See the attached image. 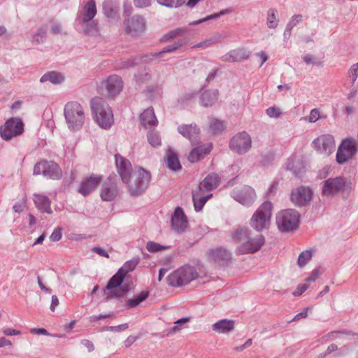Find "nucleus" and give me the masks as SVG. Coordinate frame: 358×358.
I'll list each match as a JSON object with an SVG mask.
<instances>
[{"mask_svg": "<svg viewBox=\"0 0 358 358\" xmlns=\"http://www.w3.org/2000/svg\"><path fill=\"white\" fill-rule=\"evenodd\" d=\"M117 171L123 182L128 184V189L132 196L142 194L148 188L151 176L149 172L140 168L137 172L131 175L130 162L119 154L115 155Z\"/></svg>", "mask_w": 358, "mask_h": 358, "instance_id": "f257e3e1", "label": "nucleus"}, {"mask_svg": "<svg viewBox=\"0 0 358 358\" xmlns=\"http://www.w3.org/2000/svg\"><path fill=\"white\" fill-rule=\"evenodd\" d=\"M232 238L237 244V255L255 253L260 250L265 242L262 234H258L254 236L251 231L245 227L236 229Z\"/></svg>", "mask_w": 358, "mask_h": 358, "instance_id": "f03ea898", "label": "nucleus"}, {"mask_svg": "<svg viewBox=\"0 0 358 358\" xmlns=\"http://www.w3.org/2000/svg\"><path fill=\"white\" fill-rule=\"evenodd\" d=\"M91 109L96 122L103 129H109L114 122L111 108L101 97H94L90 102Z\"/></svg>", "mask_w": 358, "mask_h": 358, "instance_id": "7ed1b4c3", "label": "nucleus"}, {"mask_svg": "<svg viewBox=\"0 0 358 358\" xmlns=\"http://www.w3.org/2000/svg\"><path fill=\"white\" fill-rule=\"evenodd\" d=\"M273 204L266 201L253 213L250 220V226L257 232L268 230L271 224Z\"/></svg>", "mask_w": 358, "mask_h": 358, "instance_id": "20e7f679", "label": "nucleus"}, {"mask_svg": "<svg viewBox=\"0 0 358 358\" xmlns=\"http://www.w3.org/2000/svg\"><path fill=\"white\" fill-rule=\"evenodd\" d=\"M64 117L68 127L71 131L79 130L85 122V114L82 106L78 102H69L64 107Z\"/></svg>", "mask_w": 358, "mask_h": 358, "instance_id": "39448f33", "label": "nucleus"}, {"mask_svg": "<svg viewBox=\"0 0 358 358\" xmlns=\"http://www.w3.org/2000/svg\"><path fill=\"white\" fill-rule=\"evenodd\" d=\"M124 275L119 271L108 280L104 294L107 301L113 298H121L129 291V286L123 283Z\"/></svg>", "mask_w": 358, "mask_h": 358, "instance_id": "423d86ee", "label": "nucleus"}, {"mask_svg": "<svg viewBox=\"0 0 358 358\" xmlns=\"http://www.w3.org/2000/svg\"><path fill=\"white\" fill-rule=\"evenodd\" d=\"M300 214L294 209H286L276 215V224L280 231L289 232L299 227Z\"/></svg>", "mask_w": 358, "mask_h": 358, "instance_id": "0eeeda50", "label": "nucleus"}, {"mask_svg": "<svg viewBox=\"0 0 358 358\" xmlns=\"http://www.w3.org/2000/svg\"><path fill=\"white\" fill-rule=\"evenodd\" d=\"M198 273L194 267L184 266L171 273L167 277V282L172 287H180L196 279Z\"/></svg>", "mask_w": 358, "mask_h": 358, "instance_id": "6e6552de", "label": "nucleus"}, {"mask_svg": "<svg viewBox=\"0 0 358 358\" xmlns=\"http://www.w3.org/2000/svg\"><path fill=\"white\" fill-rule=\"evenodd\" d=\"M34 175H43V176L57 180L62 176V172L59 165L52 161H42L37 163L34 168Z\"/></svg>", "mask_w": 358, "mask_h": 358, "instance_id": "1a4fd4ad", "label": "nucleus"}, {"mask_svg": "<svg viewBox=\"0 0 358 358\" xmlns=\"http://www.w3.org/2000/svg\"><path fill=\"white\" fill-rule=\"evenodd\" d=\"M23 131L24 124L19 118L11 117L0 127V136L4 141H9Z\"/></svg>", "mask_w": 358, "mask_h": 358, "instance_id": "9d476101", "label": "nucleus"}, {"mask_svg": "<svg viewBox=\"0 0 358 358\" xmlns=\"http://www.w3.org/2000/svg\"><path fill=\"white\" fill-rule=\"evenodd\" d=\"M100 90L103 95L114 97L118 95L122 90L123 82L117 75L110 76L106 80L100 83Z\"/></svg>", "mask_w": 358, "mask_h": 358, "instance_id": "9b49d317", "label": "nucleus"}, {"mask_svg": "<svg viewBox=\"0 0 358 358\" xmlns=\"http://www.w3.org/2000/svg\"><path fill=\"white\" fill-rule=\"evenodd\" d=\"M230 195L237 202L246 207L251 206L257 198L255 191L249 186L234 188Z\"/></svg>", "mask_w": 358, "mask_h": 358, "instance_id": "f8f14e48", "label": "nucleus"}, {"mask_svg": "<svg viewBox=\"0 0 358 358\" xmlns=\"http://www.w3.org/2000/svg\"><path fill=\"white\" fill-rule=\"evenodd\" d=\"M252 146V140L250 135L242 131L235 135L230 141L229 148L239 155L248 152Z\"/></svg>", "mask_w": 358, "mask_h": 358, "instance_id": "ddd939ff", "label": "nucleus"}, {"mask_svg": "<svg viewBox=\"0 0 358 358\" xmlns=\"http://www.w3.org/2000/svg\"><path fill=\"white\" fill-rule=\"evenodd\" d=\"M346 186V181L343 177L329 178L324 182L322 188V194L325 196H330L336 193L344 191Z\"/></svg>", "mask_w": 358, "mask_h": 358, "instance_id": "4468645a", "label": "nucleus"}, {"mask_svg": "<svg viewBox=\"0 0 358 358\" xmlns=\"http://www.w3.org/2000/svg\"><path fill=\"white\" fill-rule=\"evenodd\" d=\"M317 150L327 157L334 150L335 143L334 138L331 135H322L315 139L313 142Z\"/></svg>", "mask_w": 358, "mask_h": 358, "instance_id": "2eb2a0df", "label": "nucleus"}, {"mask_svg": "<svg viewBox=\"0 0 358 358\" xmlns=\"http://www.w3.org/2000/svg\"><path fill=\"white\" fill-rule=\"evenodd\" d=\"M118 189L115 178L110 176L101 185L100 196L103 201H111L117 196Z\"/></svg>", "mask_w": 358, "mask_h": 358, "instance_id": "dca6fc26", "label": "nucleus"}, {"mask_svg": "<svg viewBox=\"0 0 358 358\" xmlns=\"http://www.w3.org/2000/svg\"><path fill=\"white\" fill-rule=\"evenodd\" d=\"M125 30L131 36H138L145 29V19L140 15H134L124 20Z\"/></svg>", "mask_w": 358, "mask_h": 358, "instance_id": "f3484780", "label": "nucleus"}, {"mask_svg": "<svg viewBox=\"0 0 358 358\" xmlns=\"http://www.w3.org/2000/svg\"><path fill=\"white\" fill-rule=\"evenodd\" d=\"M187 220L182 208L177 207L171 217L172 229L178 234L185 231L187 227Z\"/></svg>", "mask_w": 358, "mask_h": 358, "instance_id": "a211bd4d", "label": "nucleus"}, {"mask_svg": "<svg viewBox=\"0 0 358 358\" xmlns=\"http://www.w3.org/2000/svg\"><path fill=\"white\" fill-rule=\"evenodd\" d=\"M313 192L308 187H300L291 194V201L296 206H303L312 199Z\"/></svg>", "mask_w": 358, "mask_h": 358, "instance_id": "6ab92c4d", "label": "nucleus"}, {"mask_svg": "<svg viewBox=\"0 0 358 358\" xmlns=\"http://www.w3.org/2000/svg\"><path fill=\"white\" fill-rule=\"evenodd\" d=\"M178 131L184 137L188 138L192 144H197L199 141L200 129L196 124H182L178 126Z\"/></svg>", "mask_w": 358, "mask_h": 358, "instance_id": "aec40b11", "label": "nucleus"}, {"mask_svg": "<svg viewBox=\"0 0 358 358\" xmlns=\"http://www.w3.org/2000/svg\"><path fill=\"white\" fill-rule=\"evenodd\" d=\"M101 180V176H90L86 180L81 182L78 192L83 196L90 194L96 189Z\"/></svg>", "mask_w": 358, "mask_h": 358, "instance_id": "412c9836", "label": "nucleus"}, {"mask_svg": "<svg viewBox=\"0 0 358 358\" xmlns=\"http://www.w3.org/2000/svg\"><path fill=\"white\" fill-rule=\"evenodd\" d=\"M250 55L245 48L231 50L221 57V60L224 62H240L248 59Z\"/></svg>", "mask_w": 358, "mask_h": 358, "instance_id": "4be33fe9", "label": "nucleus"}, {"mask_svg": "<svg viewBox=\"0 0 358 358\" xmlns=\"http://www.w3.org/2000/svg\"><path fill=\"white\" fill-rule=\"evenodd\" d=\"M208 255L213 262L222 264L227 263L231 259V252L222 248L210 250Z\"/></svg>", "mask_w": 358, "mask_h": 358, "instance_id": "5701e85b", "label": "nucleus"}, {"mask_svg": "<svg viewBox=\"0 0 358 358\" xmlns=\"http://www.w3.org/2000/svg\"><path fill=\"white\" fill-rule=\"evenodd\" d=\"M220 182L219 176L216 173L208 174L199 185V191H211L215 189Z\"/></svg>", "mask_w": 358, "mask_h": 358, "instance_id": "b1692460", "label": "nucleus"}, {"mask_svg": "<svg viewBox=\"0 0 358 358\" xmlns=\"http://www.w3.org/2000/svg\"><path fill=\"white\" fill-rule=\"evenodd\" d=\"M212 148L211 144H206L194 148L188 156V160L192 163L196 162L208 154Z\"/></svg>", "mask_w": 358, "mask_h": 358, "instance_id": "393cba45", "label": "nucleus"}, {"mask_svg": "<svg viewBox=\"0 0 358 358\" xmlns=\"http://www.w3.org/2000/svg\"><path fill=\"white\" fill-rule=\"evenodd\" d=\"M182 45V43L180 41H176L174 43L169 45L166 47H164L161 51L156 52H152L149 55H144L143 57L145 58V60L148 62H151V61L157 58L161 55H162L164 53L166 52H171L176 50H178L180 47H181Z\"/></svg>", "mask_w": 358, "mask_h": 358, "instance_id": "a878e982", "label": "nucleus"}, {"mask_svg": "<svg viewBox=\"0 0 358 358\" xmlns=\"http://www.w3.org/2000/svg\"><path fill=\"white\" fill-rule=\"evenodd\" d=\"M217 90H208L204 91L200 96V103L205 107L213 106L218 98Z\"/></svg>", "mask_w": 358, "mask_h": 358, "instance_id": "bb28decb", "label": "nucleus"}, {"mask_svg": "<svg viewBox=\"0 0 358 358\" xmlns=\"http://www.w3.org/2000/svg\"><path fill=\"white\" fill-rule=\"evenodd\" d=\"M212 329L219 334H227L234 330V322L227 319L221 320L213 324Z\"/></svg>", "mask_w": 358, "mask_h": 358, "instance_id": "cd10ccee", "label": "nucleus"}, {"mask_svg": "<svg viewBox=\"0 0 358 358\" xmlns=\"http://www.w3.org/2000/svg\"><path fill=\"white\" fill-rule=\"evenodd\" d=\"M96 14V7L94 0L89 1L83 7L81 13V18L83 22H88L94 17Z\"/></svg>", "mask_w": 358, "mask_h": 358, "instance_id": "c85d7f7f", "label": "nucleus"}, {"mask_svg": "<svg viewBox=\"0 0 358 358\" xmlns=\"http://www.w3.org/2000/svg\"><path fill=\"white\" fill-rule=\"evenodd\" d=\"M141 122L145 127L156 126L158 121L152 108H148L141 115Z\"/></svg>", "mask_w": 358, "mask_h": 358, "instance_id": "c756f323", "label": "nucleus"}, {"mask_svg": "<svg viewBox=\"0 0 358 358\" xmlns=\"http://www.w3.org/2000/svg\"><path fill=\"white\" fill-rule=\"evenodd\" d=\"M36 206L43 213L51 214L52 213L50 208V200L44 195L34 194V199Z\"/></svg>", "mask_w": 358, "mask_h": 358, "instance_id": "7c9ffc66", "label": "nucleus"}, {"mask_svg": "<svg viewBox=\"0 0 358 358\" xmlns=\"http://www.w3.org/2000/svg\"><path fill=\"white\" fill-rule=\"evenodd\" d=\"M64 80V75L62 73L54 71L45 73L40 78V82L42 83L49 81L53 85H59L62 83Z\"/></svg>", "mask_w": 358, "mask_h": 358, "instance_id": "2f4dec72", "label": "nucleus"}, {"mask_svg": "<svg viewBox=\"0 0 358 358\" xmlns=\"http://www.w3.org/2000/svg\"><path fill=\"white\" fill-rule=\"evenodd\" d=\"M166 165L173 171L180 170L182 167L176 153L171 149H169L166 154Z\"/></svg>", "mask_w": 358, "mask_h": 358, "instance_id": "473e14b6", "label": "nucleus"}, {"mask_svg": "<svg viewBox=\"0 0 358 358\" xmlns=\"http://www.w3.org/2000/svg\"><path fill=\"white\" fill-rule=\"evenodd\" d=\"M341 149H344L345 152H348V155L352 157L357 152L356 141L354 139L347 138L343 140L339 145V157L341 158V160L343 161L341 159L342 157H341Z\"/></svg>", "mask_w": 358, "mask_h": 358, "instance_id": "72a5a7b5", "label": "nucleus"}, {"mask_svg": "<svg viewBox=\"0 0 358 358\" xmlns=\"http://www.w3.org/2000/svg\"><path fill=\"white\" fill-rule=\"evenodd\" d=\"M287 169L292 171L296 176H300L303 172L304 166L301 160H294L291 158L289 159L287 163Z\"/></svg>", "mask_w": 358, "mask_h": 358, "instance_id": "f704fd0d", "label": "nucleus"}, {"mask_svg": "<svg viewBox=\"0 0 358 358\" xmlns=\"http://www.w3.org/2000/svg\"><path fill=\"white\" fill-rule=\"evenodd\" d=\"M203 192L199 191V189L194 190L192 192V200L194 202V209L196 212L200 211L204 204L206 203V199H204L202 194Z\"/></svg>", "mask_w": 358, "mask_h": 358, "instance_id": "c9c22d12", "label": "nucleus"}, {"mask_svg": "<svg viewBox=\"0 0 358 358\" xmlns=\"http://www.w3.org/2000/svg\"><path fill=\"white\" fill-rule=\"evenodd\" d=\"M143 56L144 55H142L141 57H131L130 58L124 59L122 61L120 67L126 69L132 67L140 63H148L145 60V58H144Z\"/></svg>", "mask_w": 358, "mask_h": 358, "instance_id": "e433bc0d", "label": "nucleus"}, {"mask_svg": "<svg viewBox=\"0 0 358 358\" xmlns=\"http://www.w3.org/2000/svg\"><path fill=\"white\" fill-rule=\"evenodd\" d=\"M140 261L139 257H134L124 263V264L118 270L124 276L130 271L134 270Z\"/></svg>", "mask_w": 358, "mask_h": 358, "instance_id": "4c0bfd02", "label": "nucleus"}, {"mask_svg": "<svg viewBox=\"0 0 358 358\" xmlns=\"http://www.w3.org/2000/svg\"><path fill=\"white\" fill-rule=\"evenodd\" d=\"M148 296V292H141L136 298L129 299L127 301L129 308L137 307L142 301H145Z\"/></svg>", "mask_w": 358, "mask_h": 358, "instance_id": "58836bf2", "label": "nucleus"}, {"mask_svg": "<svg viewBox=\"0 0 358 358\" xmlns=\"http://www.w3.org/2000/svg\"><path fill=\"white\" fill-rule=\"evenodd\" d=\"M148 143L154 148H158L161 145V138L159 134L155 131H149L147 134Z\"/></svg>", "mask_w": 358, "mask_h": 358, "instance_id": "ea45409f", "label": "nucleus"}, {"mask_svg": "<svg viewBox=\"0 0 358 358\" xmlns=\"http://www.w3.org/2000/svg\"><path fill=\"white\" fill-rule=\"evenodd\" d=\"M276 10L271 8L268 10L266 23L270 29H275L278 27V21L276 20Z\"/></svg>", "mask_w": 358, "mask_h": 358, "instance_id": "a19ab883", "label": "nucleus"}, {"mask_svg": "<svg viewBox=\"0 0 358 358\" xmlns=\"http://www.w3.org/2000/svg\"><path fill=\"white\" fill-rule=\"evenodd\" d=\"M224 129L223 122L217 119H213L210 122V131L214 134H220Z\"/></svg>", "mask_w": 358, "mask_h": 358, "instance_id": "79ce46f5", "label": "nucleus"}, {"mask_svg": "<svg viewBox=\"0 0 358 358\" xmlns=\"http://www.w3.org/2000/svg\"><path fill=\"white\" fill-rule=\"evenodd\" d=\"M312 256L313 254L310 250H305L302 252L298 257L297 264L299 266H305L308 264V262L311 259Z\"/></svg>", "mask_w": 358, "mask_h": 358, "instance_id": "37998d69", "label": "nucleus"}, {"mask_svg": "<svg viewBox=\"0 0 358 358\" xmlns=\"http://www.w3.org/2000/svg\"><path fill=\"white\" fill-rule=\"evenodd\" d=\"M187 32V29L185 27H180L176 29L170 31L167 33L164 36L165 40L172 39L177 36H185Z\"/></svg>", "mask_w": 358, "mask_h": 358, "instance_id": "c03bdc74", "label": "nucleus"}, {"mask_svg": "<svg viewBox=\"0 0 358 358\" xmlns=\"http://www.w3.org/2000/svg\"><path fill=\"white\" fill-rule=\"evenodd\" d=\"M157 3L167 8H178L183 5L186 0H157Z\"/></svg>", "mask_w": 358, "mask_h": 358, "instance_id": "a18cd8bd", "label": "nucleus"}, {"mask_svg": "<svg viewBox=\"0 0 358 358\" xmlns=\"http://www.w3.org/2000/svg\"><path fill=\"white\" fill-rule=\"evenodd\" d=\"M227 13H228V10H227V9L222 10L219 13L208 15L206 17H203V18L200 19L199 20H196V21H194L192 22H190L189 24L194 25V24H200L201 22H206V21H208V20H216V19L219 18L221 15H223L227 14Z\"/></svg>", "mask_w": 358, "mask_h": 358, "instance_id": "49530a36", "label": "nucleus"}, {"mask_svg": "<svg viewBox=\"0 0 358 358\" xmlns=\"http://www.w3.org/2000/svg\"><path fill=\"white\" fill-rule=\"evenodd\" d=\"M168 248L169 246L162 245L154 241H148L146 244V249L150 252H156Z\"/></svg>", "mask_w": 358, "mask_h": 358, "instance_id": "de8ad7c7", "label": "nucleus"}, {"mask_svg": "<svg viewBox=\"0 0 358 358\" xmlns=\"http://www.w3.org/2000/svg\"><path fill=\"white\" fill-rule=\"evenodd\" d=\"M86 27L85 28V32L87 35H96L98 33V27L97 24L94 22V21H90L86 22Z\"/></svg>", "mask_w": 358, "mask_h": 358, "instance_id": "09e8293b", "label": "nucleus"}, {"mask_svg": "<svg viewBox=\"0 0 358 358\" xmlns=\"http://www.w3.org/2000/svg\"><path fill=\"white\" fill-rule=\"evenodd\" d=\"M129 327L127 323H124L118 326H107L101 328L100 331H122Z\"/></svg>", "mask_w": 358, "mask_h": 358, "instance_id": "8fccbe9b", "label": "nucleus"}, {"mask_svg": "<svg viewBox=\"0 0 358 358\" xmlns=\"http://www.w3.org/2000/svg\"><path fill=\"white\" fill-rule=\"evenodd\" d=\"M348 152H345L344 149H341V157H342L341 159L343 160L341 161V158L339 157V148H338L336 153V161L338 164H343L352 157L351 155H348Z\"/></svg>", "mask_w": 358, "mask_h": 358, "instance_id": "3c124183", "label": "nucleus"}, {"mask_svg": "<svg viewBox=\"0 0 358 358\" xmlns=\"http://www.w3.org/2000/svg\"><path fill=\"white\" fill-rule=\"evenodd\" d=\"M266 113L268 117L273 118H278L282 114L280 109L274 106L267 108Z\"/></svg>", "mask_w": 358, "mask_h": 358, "instance_id": "603ef678", "label": "nucleus"}, {"mask_svg": "<svg viewBox=\"0 0 358 358\" xmlns=\"http://www.w3.org/2000/svg\"><path fill=\"white\" fill-rule=\"evenodd\" d=\"M349 76L352 83H354L358 78V63L353 64L349 70Z\"/></svg>", "mask_w": 358, "mask_h": 358, "instance_id": "864d4df0", "label": "nucleus"}, {"mask_svg": "<svg viewBox=\"0 0 358 358\" xmlns=\"http://www.w3.org/2000/svg\"><path fill=\"white\" fill-rule=\"evenodd\" d=\"M322 273V271H320V268H316L311 272L310 275L306 279V281L307 282L315 281Z\"/></svg>", "mask_w": 358, "mask_h": 358, "instance_id": "5fc2aeb1", "label": "nucleus"}, {"mask_svg": "<svg viewBox=\"0 0 358 358\" xmlns=\"http://www.w3.org/2000/svg\"><path fill=\"white\" fill-rule=\"evenodd\" d=\"M30 332L33 334H43L45 336H50L54 337H59L57 335H53L48 332V331L44 328H34L30 330Z\"/></svg>", "mask_w": 358, "mask_h": 358, "instance_id": "6e6d98bb", "label": "nucleus"}, {"mask_svg": "<svg viewBox=\"0 0 358 358\" xmlns=\"http://www.w3.org/2000/svg\"><path fill=\"white\" fill-rule=\"evenodd\" d=\"M62 238V228L55 229L50 236V239L52 241H59Z\"/></svg>", "mask_w": 358, "mask_h": 358, "instance_id": "4d7b16f0", "label": "nucleus"}, {"mask_svg": "<svg viewBox=\"0 0 358 358\" xmlns=\"http://www.w3.org/2000/svg\"><path fill=\"white\" fill-rule=\"evenodd\" d=\"M26 207V198H23L22 200L20 202L16 203L13 207V209L16 213H21L23 211L24 208Z\"/></svg>", "mask_w": 358, "mask_h": 358, "instance_id": "13d9d810", "label": "nucleus"}, {"mask_svg": "<svg viewBox=\"0 0 358 358\" xmlns=\"http://www.w3.org/2000/svg\"><path fill=\"white\" fill-rule=\"evenodd\" d=\"M134 3L137 8L148 7L151 3V0H134Z\"/></svg>", "mask_w": 358, "mask_h": 358, "instance_id": "bf43d9fd", "label": "nucleus"}, {"mask_svg": "<svg viewBox=\"0 0 358 358\" xmlns=\"http://www.w3.org/2000/svg\"><path fill=\"white\" fill-rule=\"evenodd\" d=\"M309 286L307 284H301L299 285L296 290L293 292V295L294 296H300L305 291L308 289Z\"/></svg>", "mask_w": 358, "mask_h": 358, "instance_id": "052dcab7", "label": "nucleus"}, {"mask_svg": "<svg viewBox=\"0 0 358 358\" xmlns=\"http://www.w3.org/2000/svg\"><path fill=\"white\" fill-rule=\"evenodd\" d=\"M2 332L6 336H18L21 334V331L11 328H5Z\"/></svg>", "mask_w": 358, "mask_h": 358, "instance_id": "680f3d73", "label": "nucleus"}, {"mask_svg": "<svg viewBox=\"0 0 358 358\" xmlns=\"http://www.w3.org/2000/svg\"><path fill=\"white\" fill-rule=\"evenodd\" d=\"M320 116V113L317 109H313L310 111V115H309V121L310 122H315L318 119Z\"/></svg>", "mask_w": 358, "mask_h": 358, "instance_id": "e2e57ef3", "label": "nucleus"}, {"mask_svg": "<svg viewBox=\"0 0 358 358\" xmlns=\"http://www.w3.org/2000/svg\"><path fill=\"white\" fill-rule=\"evenodd\" d=\"M92 252L99 255L100 256L106 257H109L108 252L100 247H94L92 248Z\"/></svg>", "mask_w": 358, "mask_h": 358, "instance_id": "0e129e2a", "label": "nucleus"}, {"mask_svg": "<svg viewBox=\"0 0 358 358\" xmlns=\"http://www.w3.org/2000/svg\"><path fill=\"white\" fill-rule=\"evenodd\" d=\"M81 344L86 347L89 352H92L94 350V344L87 339H83L81 341Z\"/></svg>", "mask_w": 358, "mask_h": 358, "instance_id": "69168bd1", "label": "nucleus"}, {"mask_svg": "<svg viewBox=\"0 0 358 358\" xmlns=\"http://www.w3.org/2000/svg\"><path fill=\"white\" fill-rule=\"evenodd\" d=\"M302 20V15L300 14L294 15L289 20L290 23H294L293 25L295 27Z\"/></svg>", "mask_w": 358, "mask_h": 358, "instance_id": "338daca9", "label": "nucleus"}, {"mask_svg": "<svg viewBox=\"0 0 358 358\" xmlns=\"http://www.w3.org/2000/svg\"><path fill=\"white\" fill-rule=\"evenodd\" d=\"M59 305V299L56 295H53L51 299L50 310L55 311L56 307Z\"/></svg>", "mask_w": 358, "mask_h": 358, "instance_id": "774afa93", "label": "nucleus"}]
</instances>
